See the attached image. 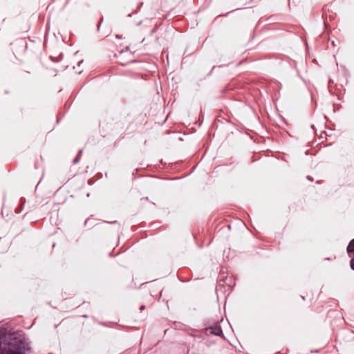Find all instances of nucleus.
<instances>
[{"instance_id": "nucleus-1", "label": "nucleus", "mask_w": 354, "mask_h": 354, "mask_svg": "<svg viewBox=\"0 0 354 354\" xmlns=\"http://www.w3.org/2000/svg\"><path fill=\"white\" fill-rule=\"evenodd\" d=\"M7 354H24V353L19 347L12 346L9 348Z\"/></svg>"}, {"instance_id": "nucleus-2", "label": "nucleus", "mask_w": 354, "mask_h": 354, "mask_svg": "<svg viewBox=\"0 0 354 354\" xmlns=\"http://www.w3.org/2000/svg\"><path fill=\"white\" fill-rule=\"evenodd\" d=\"M211 333L216 335H221L222 334V329L220 326H215L212 328H209Z\"/></svg>"}, {"instance_id": "nucleus-3", "label": "nucleus", "mask_w": 354, "mask_h": 354, "mask_svg": "<svg viewBox=\"0 0 354 354\" xmlns=\"http://www.w3.org/2000/svg\"><path fill=\"white\" fill-rule=\"evenodd\" d=\"M354 252V239L351 240L347 247V252L351 253Z\"/></svg>"}, {"instance_id": "nucleus-4", "label": "nucleus", "mask_w": 354, "mask_h": 354, "mask_svg": "<svg viewBox=\"0 0 354 354\" xmlns=\"http://www.w3.org/2000/svg\"><path fill=\"white\" fill-rule=\"evenodd\" d=\"M81 153H82V151L80 150V151H79V154H78V155H80ZM78 156H77V157L73 160V162L77 163V162H78Z\"/></svg>"}, {"instance_id": "nucleus-5", "label": "nucleus", "mask_w": 354, "mask_h": 354, "mask_svg": "<svg viewBox=\"0 0 354 354\" xmlns=\"http://www.w3.org/2000/svg\"><path fill=\"white\" fill-rule=\"evenodd\" d=\"M351 268L354 270V259L351 260Z\"/></svg>"}, {"instance_id": "nucleus-6", "label": "nucleus", "mask_w": 354, "mask_h": 354, "mask_svg": "<svg viewBox=\"0 0 354 354\" xmlns=\"http://www.w3.org/2000/svg\"><path fill=\"white\" fill-rule=\"evenodd\" d=\"M143 309H145V306H142L140 307V310H142Z\"/></svg>"}]
</instances>
